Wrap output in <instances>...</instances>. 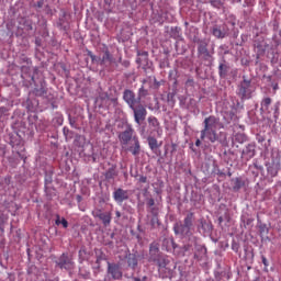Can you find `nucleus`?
I'll return each instance as SVG.
<instances>
[{
	"instance_id": "obj_1",
	"label": "nucleus",
	"mask_w": 281,
	"mask_h": 281,
	"mask_svg": "<svg viewBox=\"0 0 281 281\" xmlns=\"http://www.w3.org/2000/svg\"><path fill=\"white\" fill-rule=\"evenodd\" d=\"M148 95V90L142 86L138 89L137 97L133 90H124L123 100L127 103L130 109L134 113V122L136 124H142L144 120H146V115H148V111L146 110V105L142 104V98H146Z\"/></svg>"
},
{
	"instance_id": "obj_2",
	"label": "nucleus",
	"mask_w": 281,
	"mask_h": 281,
	"mask_svg": "<svg viewBox=\"0 0 281 281\" xmlns=\"http://www.w3.org/2000/svg\"><path fill=\"white\" fill-rule=\"evenodd\" d=\"M119 140L123 148L130 144L126 150H128V153L134 157H139V153H142V145L139 143V137L135 135V130L132 125H127L126 128L119 134Z\"/></svg>"
},
{
	"instance_id": "obj_3",
	"label": "nucleus",
	"mask_w": 281,
	"mask_h": 281,
	"mask_svg": "<svg viewBox=\"0 0 281 281\" xmlns=\"http://www.w3.org/2000/svg\"><path fill=\"white\" fill-rule=\"evenodd\" d=\"M194 223V213H189L183 221V224H175L173 231L176 234H180L181 236H188L192 229V225Z\"/></svg>"
},
{
	"instance_id": "obj_4",
	"label": "nucleus",
	"mask_w": 281,
	"mask_h": 281,
	"mask_svg": "<svg viewBox=\"0 0 281 281\" xmlns=\"http://www.w3.org/2000/svg\"><path fill=\"white\" fill-rule=\"evenodd\" d=\"M251 81L244 79L238 86V95L241 100H249L251 98Z\"/></svg>"
},
{
	"instance_id": "obj_5",
	"label": "nucleus",
	"mask_w": 281,
	"mask_h": 281,
	"mask_svg": "<svg viewBox=\"0 0 281 281\" xmlns=\"http://www.w3.org/2000/svg\"><path fill=\"white\" fill-rule=\"evenodd\" d=\"M147 122L153 133H157L158 137H161V135H164L161 123H159V120L156 116H148Z\"/></svg>"
},
{
	"instance_id": "obj_6",
	"label": "nucleus",
	"mask_w": 281,
	"mask_h": 281,
	"mask_svg": "<svg viewBox=\"0 0 281 281\" xmlns=\"http://www.w3.org/2000/svg\"><path fill=\"white\" fill-rule=\"evenodd\" d=\"M218 119L214 115L207 116L204 119V128L203 131H217L218 128Z\"/></svg>"
},
{
	"instance_id": "obj_7",
	"label": "nucleus",
	"mask_w": 281,
	"mask_h": 281,
	"mask_svg": "<svg viewBox=\"0 0 281 281\" xmlns=\"http://www.w3.org/2000/svg\"><path fill=\"white\" fill-rule=\"evenodd\" d=\"M128 196L130 193L127 190H124L122 188L116 189L113 192V199L116 203H119L120 205H122V203H124V201H128Z\"/></svg>"
},
{
	"instance_id": "obj_8",
	"label": "nucleus",
	"mask_w": 281,
	"mask_h": 281,
	"mask_svg": "<svg viewBox=\"0 0 281 281\" xmlns=\"http://www.w3.org/2000/svg\"><path fill=\"white\" fill-rule=\"evenodd\" d=\"M108 273L113 278V280H121L122 270L120 265L108 262Z\"/></svg>"
},
{
	"instance_id": "obj_9",
	"label": "nucleus",
	"mask_w": 281,
	"mask_h": 281,
	"mask_svg": "<svg viewBox=\"0 0 281 281\" xmlns=\"http://www.w3.org/2000/svg\"><path fill=\"white\" fill-rule=\"evenodd\" d=\"M205 137L211 142V144L218 142V133H216V130H202L200 139H205Z\"/></svg>"
},
{
	"instance_id": "obj_10",
	"label": "nucleus",
	"mask_w": 281,
	"mask_h": 281,
	"mask_svg": "<svg viewBox=\"0 0 281 281\" xmlns=\"http://www.w3.org/2000/svg\"><path fill=\"white\" fill-rule=\"evenodd\" d=\"M198 44V54L200 56H204L205 58H210V50H207V42L205 40L195 41Z\"/></svg>"
},
{
	"instance_id": "obj_11",
	"label": "nucleus",
	"mask_w": 281,
	"mask_h": 281,
	"mask_svg": "<svg viewBox=\"0 0 281 281\" xmlns=\"http://www.w3.org/2000/svg\"><path fill=\"white\" fill-rule=\"evenodd\" d=\"M58 267H60V269H71L74 267V261H71L66 254H63L59 258Z\"/></svg>"
},
{
	"instance_id": "obj_12",
	"label": "nucleus",
	"mask_w": 281,
	"mask_h": 281,
	"mask_svg": "<svg viewBox=\"0 0 281 281\" xmlns=\"http://www.w3.org/2000/svg\"><path fill=\"white\" fill-rule=\"evenodd\" d=\"M160 256L159 246L157 244H151L149 247V262H156L157 258Z\"/></svg>"
},
{
	"instance_id": "obj_13",
	"label": "nucleus",
	"mask_w": 281,
	"mask_h": 281,
	"mask_svg": "<svg viewBox=\"0 0 281 281\" xmlns=\"http://www.w3.org/2000/svg\"><path fill=\"white\" fill-rule=\"evenodd\" d=\"M97 217L100 218V221H102L105 227H109V225H111V212L102 213V211H99Z\"/></svg>"
},
{
	"instance_id": "obj_14",
	"label": "nucleus",
	"mask_w": 281,
	"mask_h": 281,
	"mask_svg": "<svg viewBox=\"0 0 281 281\" xmlns=\"http://www.w3.org/2000/svg\"><path fill=\"white\" fill-rule=\"evenodd\" d=\"M255 155H256V146H254L252 144H249L243 150V157H245L246 159H251L255 157Z\"/></svg>"
},
{
	"instance_id": "obj_15",
	"label": "nucleus",
	"mask_w": 281,
	"mask_h": 281,
	"mask_svg": "<svg viewBox=\"0 0 281 281\" xmlns=\"http://www.w3.org/2000/svg\"><path fill=\"white\" fill-rule=\"evenodd\" d=\"M126 260H127V265L131 269H137V265H138V259H137V255L135 254H128L126 256Z\"/></svg>"
},
{
	"instance_id": "obj_16",
	"label": "nucleus",
	"mask_w": 281,
	"mask_h": 281,
	"mask_svg": "<svg viewBox=\"0 0 281 281\" xmlns=\"http://www.w3.org/2000/svg\"><path fill=\"white\" fill-rule=\"evenodd\" d=\"M109 65L113 64V55H111V52L109 49H105L103 53V56L101 57V66L102 65Z\"/></svg>"
},
{
	"instance_id": "obj_17",
	"label": "nucleus",
	"mask_w": 281,
	"mask_h": 281,
	"mask_svg": "<svg viewBox=\"0 0 281 281\" xmlns=\"http://www.w3.org/2000/svg\"><path fill=\"white\" fill-rule=\"evenodd\" d=\"M271 102H273V100H271V98H269V97L263 98L261 101L260 111H262V113H268L269 108L271 106Z\"/></svg>"
},
{
	"instance_id": "obj_18",
	"label": "nucleus",
	"mask_w": 281,
	"mask_h": 281,
	"mask_svg": "<svg viewBox=\"0 0 281 281\" xmlns=\"http://www.w3.org/2000/svg\"><path fill=\"white\" fill-rule=\"evenodd\" d=\"M228 71H229V67L226 64L221 63L218 65V76H220V78H227Z\"/></svg>"
},
{
	"instance_id": "obj_19",
	"label": "nucleus",
	"mask_w": 281,
	"mask_h": 281,
	"mask_svg": "<svg viewBox=\"0 0 281 281\" xmlns=\"http://www.w3.org/2000/svg\"><path fill=\"white\" fill-rule=\"evenodd\" d=\"M137 56H140L136 59L137 65H142V63H148V52L146 50H138ZM143 57V58H142Z\"/></svg>"
},
{
	"instance_id": "obj_20",
	"label": "nucleus",
	"mask_w": 281,
	"mask_h": 281,
	"mask_svg": "<svg viewBox=\"0 0 281 281\" xmlns=\"http://www.w3.org/2000/svg\"><path fill=\"white\" fill-rule=\"evenodd\" d=\"M158 265V269H166L168 267V263L170 262L166 257L160 256L154 261Z\"/></svg>"
},
{
	"instance_id": "obj_21",
	"label": "nucleus",
	"mask_w": 281,
	"mask_h": 281,
	"mask_svg": "<svg viewBox=\"0 0 281 281\" xmlns=\"http://www.w3.org/2000/svg\"><path fill=\"white\" fill-rule=\"evenodd\" d=\"M249 175H252V177H260L262 176V169L261 167H258L256 165L249 167Z\"/></svg>"
},
{
	"instance_id": "obj_22",
	"label": "nucleus",
	"mask_w": 281,
	"mask_h": 281,
	"mask_svg": "<svg viewBox=\"0 0 281 281\" xmlns=\"http://www.w3.org/2000/svg\"><path fill=\"white\" fill-rule=\"evenodd\" d=\"M147 142L150 150H157L159 148V143L157 142V138L149 136L147 138Z\"/></svg>"
},
{
	"instance_id": "obj_23",
	"label": "nucleus",
	"mask_w": 281,
	"mask_h": 281,
	"mask_svg": "<svg viewBox=\"0 0 281 281\" xmlns=\"http://www.w3.org/2000/svg\"><path fill=\"white\" fill-rule=\"evenodd\" d=\"M232 183H233V189L235 190V192H238V190L240 188H243V186H245V182L240 178L232 179Z\"/></svg>"
},
{
	"instance_id": "obj_24",
	"label": "nucleus",
	"mask_w": 281,
	"mask_h": 281,
	"mask_svg": "<svg viewBox=\"0 0 281 281\" xmlns=\"http://www.w3.org/2000/svg\"><path fill=\"white\" fill-rule=\"evenodd\" d=\"M195 249H196V251H199V252H195L194 254V258H195V260H201V258H203V256H205V254H206V249H205V247H203V246H196L195 247Z\"/></svg>"
},
{
	"instance_id": "obj_25",
	"label": "nucleus",
	"mask_w": 281,
	"mask_h": 281,
	"mask_svg": "<svg viewBox=\"0 0 281 281\" xmlns=\"http://www.w3.org/2000/svg\"><path fill=\"white\" fill-rule=\"evenodd\" d=\"M117 176V166L111 165L105 171V177H116Z\"/></svg>"
},
{
	"instance_id": "obj_26",
	"label": "nucleus",
	"mask_w": 281,
	"mask_h": 281,
	"mask_svg": "<svg viewBox=\"0 0 281 281\" xmlns=\"http://www.w3.org/2000/svg\"><path fill=\"white\" fill-rule=\"evenodd\" d=\"M212 34L215 38H225V33L218 27H213Z\"/></svg>"
},
{
	"instance_id": "obj_27",
	"label": "nucleus",
	"mask_w": 281,
	"mask_h": 281,
	"mask_svg": "<svg viewBox=\"0 0 281 281\" xmlns=\"http://www.w3.org/2000/svg\"><path fill=\"white\" fill-rule=\"evenodd\" d=\"M56 225H63V227H65V229H67L69 227V223L67 222V220H65V217L61 218L60 221V215H57V220H56Z\"/></svg>"
},
{
	"instance_id": "obj_28",
	"label": "nucleus",
	"mask_w": 281,
	"mask_h": 281,
	"mask_svg": "<svg viewBox=\"0 0 281 281\" xmlns=\"http://www.w3.org/2000/svg\"><path fill=\"white\" fill-rule=\"evenodd\" d=\"M211 5L213 8L221 9L223 7V1H221V0H211Z\"/></svg>"
},
{
	"instance_id": "obj_29",
	"label": "nucleus",
	"mask_w": 281,
	"mask_h": 281,
	"mask_svg": "<svg viewBox=\"0 0 281 281\" xmlns=\"http://www.w3.org/2000/svg\"><path fill=\"white\" fill-rule=\"evenodd\" d=\"M24 27L26 32H32V30H34V26L32 25V22L30 20H25Z\"/></svg>"
},
{
	"instance_id": "obj_30",
	"label": "nucleus",
	"mask_w": 281,
	"mask_h": 281,
	"mask_svg": "<svg viewBox=\"0 0 281 281\" xmlns=\"http://www.w3.org/2000/svg\"><path fill=\"white\" fill-rule=\"evenodd\" d=\"M235 139L238 144H243L247 138L245 137V134H236Z\"/></svg>"
},
{
	"instance_id": "obj_31",
	"label": "nucleus",
	"mask_w": 281,
	"mask_h": 281,
	"mask_svg": "<svg viewBox=\"0 0 281 281\" xmlns=\"http://www.w3.org/2000/svg\"><path fill=\"white\" fill-rule=\"evenodd\" d=\"M260 236H265V234H269V229L267 227L262 226L259 231Z\"/></svg>"
},
{
	"instance_id": "obj_32",
	"label": "nucleus",
	"mask_w": 281,
	"mask_h": 281,
	"mask_svg": "<svg viewBox=\"0 0 281 281\" xmlns=\"http://www.w3.org/2000/svg\"><path fill=\"white\" fill-rule=\"evenodd\" d=\"M88 56L91 58L92 63H95L97 56L91 50H88Z\"/></svg>"
},
{
	"instance_id": "obj_33",
	"label": "nucleus",
	"mask_w": 281,
	"mask_h": 281,
	"mask_svg": "<svg viewBox=\"0 0 281 281\" xmlns=\"http://www.w3.org/2000/svg\"><path fill=\"white\" fill-rule=\"evenodd\" d=\"M186 87L188 88V87H194V79H188L187 81H186Z\"/></svg>"
},
{
	"instance_id": "obj_34",
	"label": "nucleus",
	"mask_w": 281,
	"mask_h": 281,
	"mask_svg": "<svg viewBox=\"0 0 281 281\" xmlns=\"http://www.w3.org/2000/svg\"><path fill=\"white\" fill-rule=\"evenodd\" d=\"M63 133H64L65 137H69V134H70L71 132L68 130V127H64V128H63Z\"/></svg>"
},
{
	"instance_id": "obj_35",
	"label": "nucleus",
	"mask_w": 281,
	"mask_h": 281,
	"mask_svg": "<svg viewBox=\"0 0 281 281\" xmlns=\"http://www.w3.org/2000/svg\"><path fill=\"white\" fill-rule=\"evenodd\" d=\"M261 261H262V265H265L266 267H269V261L267 260V257L262 256Z\"/></svg>"
},
{
	"instance_id": "obj_36",
	"label": "nucleus",
	"mask_w": 281,
	"mask_h": 281,
	"mask_svg": "<svg viewBox=\"0 0 281 281\" xmlns=\"http://www.w3.org/2000/svg\"><path fill=\"white\" fill-rule=\"evenodd\" d=\"M147 205H149V207H153V205H155V200L149 199Z\"/></svg>"
},
{
	"instance_id": "obj_37",
	"label": "nucleus",
	"mask_w": 281,
	"mask_h": 281,
	"mask_svg": "<svg viewBox=\"0 0 281 281\" xmlns=\"http://www.w3.org/2000/svg\"><path fill=\"white\" fill-rule=\"evenodd\" d=\"M228 115H229V120H234V117H236V113L234 112H228Z\"/></svg>"
},
{
	"instance_id": "obj_38",
	"label": "nucleus",
	"mask_w": 281,
	"mask_h": 281,
	"mask_svg": "<svg viewBox=\"0 0 281 281\" xmlns=\"http://www.w3.org/2000/svg\"><path fill=\"white\" fill-rule=\"evenodd\" d=\"M94 63H97V65H102V57H97Z\"/></svg>"
},
{
	"instance_id": "obj_39",
	"label": "nucleus",
	"mask_w": 281,
	"mask_h": 281,
	"mask_svg": "<svg viewBox=\"0 0 281 281\" xmlns=\"http://www.w3.org/2000/svg\"><path fill=\"white\" fill-rule=\"evenodd\" d=\"M116 218H122V213L120 211H115Z\"/></svg>"
},
{
	"instance_id": "obj_40",
	"label": "nucleus",
	"mask_w": 281,
	"mask_h": 281,
	"mask_svg": "<svg viewBox=\"0 0 281 281\" xmlns=\"http://www.w3.org/2000/svg\"><path fill=\"white\" fill-rule=\"evenodd\" d=\"M69 122H70V126H72V128H74V126H75V124H76V121L72 120V119H70Z\"/></svg>"
},
{
	"instance_id": "obj_41",
	"label": "nucleus",
	"mask_w": 281,
	"mask_h": 281,
	"mask_svg": "<svg viewBox=\"0 0 281 281\" xmlns=\"http://www.w3.org/2000/svg\"><path fill=\"white\" fill-rule=\"evenodd\" d=\"M139 181H140V183H146V177H140Z\"/></svg>"
},
{
	"instance_id": "obj_42",
	"label": "nucleus",
	"mask_w": 281,
	"mask_h": 281,
	"mask_svg": "<svg viewBox=\"0 0 281 281\" xmlns=\"http://www.w3.org/2000/svg\"><path fill=\"white\" fill-rule=\"evenodd\" d=\"M195 146H198V147L201 146V139L195 140Z\"/></svg>"
},
{
	"instance_id": "obj_43",
	"label": "nucleus",
	"mask_w": 281,
	"mask_h": 281,
	"mask_svg": "<svg viewBox=\"0 0 281 281\" xmlns=\"http://www.w3.org/2000/svg\"><path fill=\"white\" fill-rule=\"evenodd\" d=\"M133 281H144V280H142L139 278H134Z\"/></svg>"
},
{
	"instance_id": "obj_44",
	"label": "nucleus",
	"mask_w": 281,
	"mask_h": 281,
	"mask_svg": "<svg viewBox=\"0 0 281 281\" xmlns=\"http://www.w3.org/2000/svg\"><path fill=\"white\" fill-rule=\"evenodd\" d=\"M125 67H128L131 65L128 61H124Z\"/></svg>"
},
{
	"instance_id": "obj_45",
	"label": "nucleus",
	"mask_w": 281,
	"mask_h": 281,
	"mask_svg": "<svg viewBox=\"0 0 281 281\" xmlns=\"http://www.w3.org/2000/svg\"><path fill=\"white\" fill-rule=\"evenodd\" d=\"M218 221H220V223H223V217H220Z\"/></svg>"
},
{
	"instance_id": "obj_46",
	"label": "nucleus",
	"mask_w": 281,
	"mask_h": 281,
	"mask_svg": "<svg viewBox=\"0 0 281 281\" xmlns=\"http://www.w3.org/2000/svg\"><path fill=\"white\" fill-rule=\"evenodd\" d=\"M143 85H146V80L143 81Z\"/></svg>"
},
{
	"instance_id": "obj_47",
	"label": "nucleus",
	"mask_w": 281,
	"mask_h": 281,
	"mask_svg": "<svg viewBox=\"0 0 281 281\" xmlns=\"http://www.w3.org/2000/svg\"><path fill=\"white\" fill-rule=\"evenodd\" d=\"M273 89H278V86H274Z\"/></svg>"
},
{
	"instance_id": "obj_48",
	"label": "nucleus",
	"mask_w": 281,
	"mask_h": 281,
	"mask_svg": "<svg viewBox=\"0 0 281 281\" xmlns=\"http://www.w3.org/2000/svg\"><path fill=\"white\" fill-rule=\"evenodd\" d=\"M0 229H1V232H3V228L0 227Z\"/></svg>"
}]
</instances>
